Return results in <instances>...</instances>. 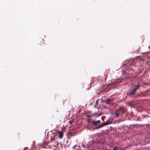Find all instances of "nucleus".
Segmentation results:
<instances>
[{
    "label": "nucleus",
    "instance_id": "obj_21",
    "mask_svg": "<svg viewBox=\"0 0 150 150\" xmlns=\"http://www.w3.org/2000/svg\"><path fill=\"white\" fill-rule=\"evenodd\" d=\"M149 49H150V46L149 47Z\"/></svg>",
    "mask_w": 150,
    "mask_h": 150
},
{
    "label": "nucleus",
    "instance_id": "obj_4",
    "mask_svg": "<svg viewBox=\"0 0 150 150\" xmlns=\"http://www.w3.org/2000/svg\"><path fill=\"white\" fill-rule=\"evenodd\" d=\"M100 122V120H98L97 121L93 120L91 122L92 125L94 126H96L97 124L99 123Z\"/></svg>",
    "mask_w": 150,
    "mask_h": 150
},
{
    "label": "nucleus",
    "instance_id": "obj_13",
    "mask_svg": "<svg viewBox=\"0 0 150 150\" xmlns=\"http://www.w3.org/2000/svg\"><path fill=\"white\" fill-rule=\"evenodd\" d=\"M86 116L88 118L90 117H91V115H87Z\"/></svg>",
    "mask_w": 150,
    "mask_h": 150
},
{
    "label": "nucleus",
    "instance_id": "obj_11",
    "mask_svg": "<svg viewBox=\"0 0 150 150\" xmlns=\"http://www.w3.org/2000/svg\"><path fill=\"white\" fill-rule=\"evenodd\" d=\"M127 104L129 105L131 107V101L127 103Z\"/></svg>",
    "mask_w": 150,
    "mask_h": 150
},
{
    "label": "nucleus",
    "instance_id": "obj_1",
    "mask_svg": "<svg viewBox=\"0 0 150 150\" xmlns=\"http://www.w3.org/2000/svg\"><path fill=\"white\" fill-rule=\"evenodd\" d=\"M112 123V122H110L109 120H107L105 122L101 123V124L99 125L98 126L96 127V129H98L101 127H102L106 125H109Z\"/></svg>",
    "mask_w": 150,
    "mask_h": 150
},
{
    "label": "nucleus",
    "instance_id": "obj_17",
    "mask_svg": "<svg viewBox=\"0 0 150 150\" xmlns=\"http://www.w3.org/2000/svg\"><path fill=\"white\" fill-rule=\"evenodd\" d=\"M96 113H94L92 114V115H96Z\"/></svg>",
    "mask_w": 150,
    "mask_h": 150
},
{
    "label": "nucleus",
    "instance_id": "obj_6",
    "mask_svg": "<svg viewBox=\"0 0 150 150\" xmlns=\"http://www.w3.org/2000/svg\"><path fill=\"white\" fill-rule=\"evenodd\" d=\"M119 74L121 75L120 76H119V75H117V76L118 77V78L117 79H120L121 78L122 75L123 74V73L122 72L120 71L118 73V74Z\"/></svg>",
    "mask_w": 150,
    "mask_h": 150
},
{
    "label": "nucleus",
    "instance_id": "obj_16",
    "mask_svg": "<svg viewBox=\"0 0 150 150\" xmlns=\"http://www.w3.org/2000/svg\"><path fill=\"white\" fill-rule=\"evenodd\" d=\"M102 101H103V102H106V99L105 100H103Z\"/></svg>",
    "mask_w": 150,
    "mask_h": 150
},
{
    "label": "nucleus",
    "instance_id": "obj_15",
    "mask_svg": "<svg viewBox=\"0 0 150 150\" xmlns=\"http://www.w3.org/2000/svg\"><path fill=\"white\" fill-rule=\"evenodd\" d=\"M72 121H70L69 122V123L71 125L72 123Z\"/></svg>",
    "mask_w": 150,
    "mask_h": 150
},
{
    "label": "nucleus",
    "instance_id": "obj_14",
    "mask_svg": "<svg viewBox=\"0 0 150 150\" xmlns=\"http://www.w3.org/2000/svg\"><path fill=\"white\" fill-rule=\"evenodd\" d=\"M54 139L51 138L50 142H52L54 141Z\"/></svg>",
    "mask_w": 150,
    "mask_h": 150
},
{
    "label": "nucleus",
    "instance_id": "obj_19",
    "mask_svg": "<svg viewBox=\"0 0 150 150\" xmlns=\"http://www.w3.org/2000/svg\"><path fill=\"white\" fill-rule=\"evenodd\" d=\"M26 148H27H27H26V147H25V148H24V150H25V149H26Z\"/></svg>",
    "mask_w": 150,
    "mask_h": 150
},
{
    "label": "nucleus",
    "instance_id": "obj_7",
    "mask_svg": "<svg viewBox=\"0 0 150 150\" xmlns=\"http://www.w3.org/2000/svg\"><path fill=\"white\" fill-rule=\"evenodd\" d=\"M111 100L110 99H106V103L107 104H110L111 103Z\"/></svg>",
    "mask_w": 150,
    "mask_h": 150
},
{
    "label": "nucleus",
    "instance_id": "obj_18",
    "mask_svg": "<svg viewBox=\"0 0 150 150\" xmlns=\"http://www.w3.org/2000/svg\"><path fill=\"white\" fill-rule=\"evenodd\" d=\"M76 146V145H75V146H73V149L74 148H75V146Z\"/></svg>",
    "mask_w": 150,
    "mask_h": 150
},
{
    "label": "nucleus",
    "instance_id": "obj_8",
    "mask_svg": "<svg viewBox=\"0 0 150 150\" xmlns=\"http://www.w3.org/2000/svg\"><path fill=\"white\" fill-rule=\"evenodd\" d=\"M132 118L133 119H134L135 120H139L140 121V118L139 119V118L137 117H135L134 116H133L132 115Z\"/></svg>",
    "mask_w": 150,
    "mask_h": 150
},
{
    "label": "nucleus",
    "instance_id": "obj_5",
    "mask_svg": "<svg viewBox=\"0 0 150 150\" xmlns=\"http://www.w3.org/2000/svg\"><path fill=\"white\" fill-rule=\"evenodd\" d=\"M63 133L62 132H59V135L58 137L60 139L62 138L63 137Z\"/></svg>",
    "mask_w": 150,
    "mask_h": 150
},
{
    "label": "nucleus",
    "instance_id": "obj_22",
    "mask_svg": "<svg viewBox=\"0 0 150 150\" xmlns=\"http://www.w3.org/2000/svg\"><path fill=\"white\" fill-rule=\"evenodd\" d=\"M87 120H89V119H88H88H87Z\"/></svg>",
    "mask_w": 150,
    "mask_h": 150
},
{
    "label": "nucleus",
    "instance_id": "obj_10",
    "mask_svg": "<svg viewBox=\"0 0 150 150\" xmlns=\"http://www.w3.org/2000/svg\"><path fill=\"white\" fill-rule=\"evenodd\" d=\"M119 148L117 146H115L113 148L112 150H119Z\"/></svg>",
    "mask_w": 150,
    "mask_h": 150
},
{
    "label": "nucleus",
    "instance_id": "obj_2",
    "mask_svg": "<svg viewBox=\"0 0 150 150\" xmlns=\"http://www.w3.org/2000/svg\"><path fill=\"white\" fill-rule=\"evenodd\" d=\"M139 86L135 85L132 87V95L134 94L137 90L138 89Z\"/></svg>",
    "mask_w": 150,
    "mask_h": 150
},
{
    "label": "nucleus",
    "instance_id": "obj_9",
    "mask_svg": "<svg viewBox=\"0 0 150 150\" xmlns=\"http://www.w3.org/2000/svg\"><path fill=\"white\" fill-rule=\"evenodd\" d=\"M115 114L116 115V117L117 118L119 117L120 113L119 112H115Z\"/></svg>",
    "mask_w": 150,
    "mask_h": 150
},
{
    "label": "nucleus",
    "instance_id": "obj_3",
    "mask_svg": "<svg viewBox=\"0 0 150 150\" xmlns=\"http://www.w3.org/2000/svg\"><path fill=\"white\" fill-rule=\"evenodd\" d=\"M117 112L120 111L122 113H125L126 111V109L124 106L120 107L119 108V110H117Z\"/></svg>",
    "mask_w": 150,
    "mask_h": 150
},
{
    "label": "nucleus",
    "instance_id": "obj_20",
    "mask_svg": "<svg viewBox=\"0 0 150 150\" xmlns=\"http://www.w3.org/2000/svg\"><path fill=\"white\" fill-rule=\"evenodd\" d=\"M105 79H106V78L107 77H106L105 76Z\"/></svg>",
    "mask_w": 150,
    "mask_h": 150
},
{
    "label": "nucleus",
    "instance_id": "obj_12",
    "mask_svg": "<svg viewBox=\"0 0 150 150\" xmlns=\"http://www.w3.org/2000/svg\"><path fill=\"white\" fill-rule=\"evenodd\" d=\"M128 95L129 96H131V91H130L129 94H128Z\"/></svg>",
    "mask_w": 150,
    "mask_h": 150
}]
</instances>
